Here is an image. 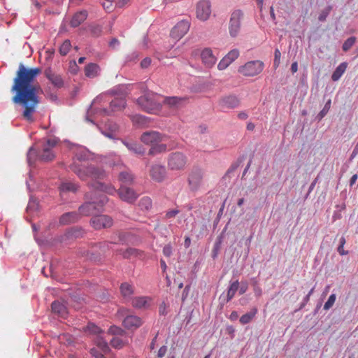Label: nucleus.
I'll return each mask as SVG.
<instances>
[{"instance_id": "f257e3e1", "label": "nucleus", "mask_w": 358, "mask_h": 358, "mask_svg": "<svg viewBox=\"0 0 358 358\" xmlns=\"http://www.w3.org/2000/svg\"><path fill=\"white\" fill-rule=\"evenodd\" d=\"M41 73L40 68H28L20 63L11 87V91L15 92L12 98L13 102L24 108L22 117L29 122L33 121V113L40 103L38 94L42 90L36 83V78Z\"/></svg>"}, {"instance_id": "f03ea898", "label": "nucleus", "mask_w": 358, "mask_h": 358, "mask_svg": "<svg viewBox=\"0 0 358 358\" xmlns=\"http://www.w3.org/2000/svg\"><path fill=\"white\" fill-rule=\"evenodd\" d=\"M91 185L92 190L85 194V202L78 208L80 217L89 216L100 211L108 200L104 193L107 189L106 184L94 182Z\"/></svg>"}, {"instance_id": "7ed1b4c3", "label": "nucleus", "mask_w": 358, "mask_h": 358, "mask_svg": "<svg viewBox=\"0 0 358 358\" xmlns=\"http://www.w3.org/2000/svg\"><path fill=\"white\" fill-rule=\"evenodd\" d=\"M77 176L82 180H87L88 178L99 182V180H103L106 177V172L101 168L97 167L92 164H87L83 168L80 169V167L76 164H71L69 166ZM90 186L92 187L91 184Z\"/></svg>"}, {"instance_id": "20e7f679", "label": "nucleus", "mask_w": 358, "mask_h": 358, "mask_svg": "<svg viewBox=\"0 0 358 358\" xmlns=\"http://www.w3.org/2000/svg\"><path fill=\"white\" fill-rule=\"evenodd\" d=\"M157 94L152 92H148L140 96L136 102L137 104L145 111L154 113L162 108V104L157 99Z\"/></svg>"}, {"instance_id": "39448f33", "label": "nucleus", "mask_w": 358, "mask_h": 358, "mask_svg": "<svg viewBox=\"0 0 358 358\" xmlns=\"http://www.w3.org/2000/svg\"><path fill=\"white\" fill-rule=\"evenodd\" d=\"M187 162V156L181 152H171L167 158L168 167L172 171L183 170Z\"/></svg>"}, {"instance_id": "423d86ee", "label": "nucleus", "mask_w": 358, "mask_h": 358, "mask_svg": "<svg viewBox=\"0 0 358 358\" xmlns=\"http://www.w3.org/2000/svg\"><path fill=\"white\" fill-rule=\"evenodd\" d=\"M264 69V63L259 60L250 61L238 68V72L245 76H255Z\"/></svg>"}, {"instance_id": "0eeeda50", "label": "nucleus", "mask_w": 358, "mask_h": 358, "mask_svg": "<svg viewBox=\"0 0 358 358\" xmlns=\"http://www.w3.org/2000/svg\"><path fill=\"white\" fill-rule=\"evenodd\" d=\"M116 235L117 241H112L110 242V243L138 245L141 242L140 238L130 231H118L116 232Z\"/></svg>"}, {"instance_id": "6e6552de", "label": "nucleus", "mask_w": 358, "mask_h": 358, "mask_svg": "<svg viewBox=\"0 0 358 358\" xmlns=\"http://www.w3.org/2000/svg\"><path fill=\"white\" fill-rule=\"evenodd\" d=\"M203 170L199 166H193L188 176V184L191 191L199 189L202 183Z\"/></svg>"}, {"instance_id": "1a4fd4ad", "label": "nucleus", "mask_w": 358, "mask_h": 358, "mask_svg": "<svg viewBox=\"0 0 358 358\" xmlns=\"http://www.w3.org/2000/svg\"><path fill=\"white\" fill-rule=\"evenodd\" d=\"M73 162L71 164H76L80 167V169L83 168L91 159V152L80 145H77L76 150L73 152Z\"/></svg>"}, {"instance_id": "9d476101", "label": "nucleus", "mask_w": 358, "mask_h": 358, "mask_svg": "<svg viewBox=\"0 0 358 358\" xmlns=\"http://www.w3.org/2000/svg\"><path fill=\"white\" fill-rule=\"evenodd\" d=\"M90 224L95 230H100L111 227L113 224V220L106 215H98L91 218Z\"/></svg>"}, {"instance_id": "9b49d317", "label": "nucleus", "mask_w": 358, "mask_h": 358, "mask_svg": "<svg viewBox=\"0 0 358 358\" xmlns=\"http://www.w3.org/2000/svg\"><path fill=\"white\" fill-rule=\"evenodd\" d=\"M243 13L241 10H234L231 15L229 21V34L231 37H236L241 28V20Z\"/></svg>"}, {"instance_id": "f8f14e48", "label": "nucleus", "mask_w": 358, "mask_h": 358, "mask_svg": "<svg viewBox=\"0 0 358 358\" xmlns=\"http://www.w3.org/2000/svg\"><path fill=\"white\" fill-rule=\"evenodd\" d=\"M190 22L187 20H182L178 22L171 29L170 36L176 40L180 39L189 31Z\"/></svg>"}, {"instance_id": "ddd939ff", "label": "nucleus", "mask_w": 358, "mask_h": 358, "mask_svg": "<svg viewBox=\"0 0 358 358\" xmlns=\"http://www.w3.org/2000/svg\"><path fill=\"white\" fill-rule=\"evenodd\" d=\"M117 194L120 198L129 203H133L138 197V194L136 193L132 188L127 186L126 185H121Z\"/></svg>"}, {"instance_id": "4468645a", "label": "nucleus", "mask_w": 358, "mask_h": 358, "mask_svg": "<svg viewBox=\"0 0 358 358\" xmlns=\"http://www.w3.org/2000/svg\"><path fill=\"white\" fill-rule=\"evenodd\" d=\"M150 176L157 182H163L166 176V167L161 164H152L150 169Z\"/></svg>"}, {"instance_id": "2eb2a0df", "label": "nucleus", "mask_w": 358, "mask_h": 358, "mask_svg": "<svg viewBox=\"0 0 358 358\" xmlns=\"http://www.w3.org/2000/svg\"><path fill=\"white\" fill-rule=\"evenodd\" d=\"M164 135L156 131H148L143 132L141 136V141L147 145H153L163 141Z\"/></svg>"}, {"instance_id": "dca6fc26", "label": "nucleus", "mask_w": 358, "mask_h": 358, "mask_svg": "<svg viewBox=\"0 0 358 358\" xmlns=\"http://www.w3.org/2000/svg\"><path fill=\"white\" fill-rule=\"evenodd\" d=\"M210 2L209 0L199 1L196 6V17L201 20H206L211 13Z\"/></svg>"}, {"instance_id": "f3484780", "label": "nucleus", "mask_w": 358, "mask_h": 358, "mask_svg": "<svg viewBox=\"0 0 358 358\" xmlns=\"http://www.w3.org/2000/svg\"><path fill=\"white\" fill-rule=\"evenodd\" d=\"M85 234V231L81 227L74 226L66 230V232L62 236V241H73L83 237Z\"/></svg>"}, {"instance_id": "a211bd4d", "label": "nucleus", "mask_w": 358, "mask_h": 358, "mask_svg": "<svg viewBox=\"0 0 358 358\" xmlns=\"http://www.w3.org/2000/svg\"><path fill=\"white\" fill-rule=\"evenodd\" d=\"M121 141L130 152L136 155L143 156L145 153V148L137 141L123 139Z\"/></svg>"}, {"instance_id": "6ab92c4d", "label": "nucleus", "mask_w": 358, "mask_h": 358, "mask_svg": "<svg viewBox=\"0 0 358 358\" xmlns=\"http://www.w3.org/2000/svg\"><path fill=\"white\" fill-rule=\"evenodd\" d=\"M143 324L142 320L141 317L136 315H127L124 317L122 324L123 326L129 330H136L138 327H140Z\"/></svg>"}, {"instance_id": "aec40b11", "label": "nucleus", "mask_w": 358, "mask_h": 358, "mask_svg": "<svg viewBox=\"0 0 358 358\" xmlns=\"http://www.w3.org/2000/svg\"><path fill=\"white\" fill-rule=\"evenodd\" d=\"M239 287V282L238 280L231 282L230 281V285L227 290V294L225 298H224L223 294L220 296V305L222 307L226 303L230 301L233 297L234 296L236 292L238 291Z\"/></svg>"}, {"instance_id": "412c9836", "label": "nucleus", "mask_w": 358, "mask_h": 358, "mask_svg": "<svg viewBox=\"0 0 358 358\" xmlns=\"http://www.w3.org/2000/svg\"><path fill=\"white\" fill-rule=\"evenodd\" d=\"M220 105L223 108H234L239 105V99L235 95L226 96L220 99Z\"/></svg>"}, {"instance_id": "4be33fe9", "label": "nucleus", "mask_w": 358, "mask_h": 358, "mask_svg": "<svg viewBox=\"0 0 358 358\" xmlns=\"http://www.w3.org/2000/svg\"><path fill=\"white\" fill-rule=\"evenodd\" d=\"M59 141V138L53 136L52 138H48L46 136V162L52 161L55 157V153L49 148L55 147Z\"/></svg>"}, {"instance_id": "5701e85b", "label": "nucleus", "mask_w": 358, "mask_h": 358, "mask_svg": "<svg viewBox=\"0 0 358 358\" xmlns=\"http://www.w3.org/2000/svg\"><path fill=\"white\" fill-rule=\"evenodd\" d=\"M78 211H72L64 213L59 218V223L62 225L69 224L80 220Z\"/></svg>"}, {"instance_id": "b1692460", "label": "nucleus", "mask_w": 358, "mask_h": 358, "mask_svg": "<svg viewBox=\"0 0 358 358\" xmlns=\"http://www.w3.org/2000/svg\"><path fill=\"white\" fill-rule=\"evenodd\" d=\"M46 79H48L55 88L59 89L64 86V81L61 76L52 73L50 69H46Z\"/></svg>"}, {"instance_id": "393cba45", "label": "nucleus", "mask_w": 358, "mask_h": 358, "mask_svg": "<svg viewBox=\"0 0 358 358\" xmlns=\"http://www.w3.org/2000/svg\"><path fill=\"white\" fill-rule=\"evenodd\" d=\"M51 312L59 317H64L67 314L66 306L58 300L54 301L51 304Z\"/></svg>"}, {"instance_id": "a878e982", "label": "nucleus", "mask_w": 358, "mask_h": 358, "mask_svg": "<svg viewBox=\"0 0 358 358\" xmlns=\"http://www.w3.org/2000/svg\"><path fill=\"white\" fill-rule=\"evenodd\" d=\"M201 57L203 62L208 67L212 66L216 62V58L210 48H205L201 52Z\"/></svg>"}, {"instance_id": "bb28decb", "label": "nucleus", "mask_w": 358, "mask_h": 358, "mask_svg": "<svg viewBox=\"0 0 358 358\" xmlns=\"http://www.w3.org/2000/svg\"><path fill=\"white\" fill-rule=\"evenodd\" d=\"M87 17V12L85 10L76 13L70 22V25L72 27H77L83 23Z\"/></svg>"}, {"instance_id": "cd10ccee", "label": "nucleus", "mask_w": 358, "mask_h": 358, "mask_svg": "<svg viewBox=\"0 0 358 358\" xmlns=\"http://www.w3.org/2000/svg\"><path fill=\"white\" fill-rule=\"evenodd\" d=\"M39 148L40 146L36 144L29 149L27 153V161L30 165L34 164L36 160H43L42 157L39 156L38 153Z\"/></svg>"}, {"instance_id": "c85d7f7f", "label": "nucleus", "mask_w": 358, "mask_h": 358, "mask_svg": "<svg viewBox=\"0 0 358 358\" xmlns=\"http://www.w3.org/2000/svg\"><path fill=\"white\" fill-rule=\"evenodd\" d=\"M143 255V252L134 248H128L122 252V255L124 259H129L131 257L141 258Z\"/></svg>"}, {"instance_id": "c756f323", "label": "nucleus", "mask_w": 358, "mask_h": 358, "mask_svg": "<svg viewBox=\"0 0 358 358\" xmlns=\"http://www.w3.org/2000/svg\"><path fill=\"white\" fill-rule=\"evenodd\" d=\"M347 66H348L347 62L341 63L334 71V72L331 75V80L333 81H338L341 78V76L345 73V71H346Z\"/></svg>"}, {"instance_id": "7c9ffc66", "label": "nucleus", "mask_w": 358, "mask_h": 358, "mask_svg": "<svg viewBox=\"0 0 358 358\" xmlns=\"http://www.w3.org/2000/svg\"><path fill=\"white\" fill-rule=\"evenodd\" d=\"M99 69L97 64L90 63L85 68V76L88 78H94L97 76Z\"/></svg>"}, {"instance_id": "2f4dec72", "label": "nucleus", "mask_w": 358, "mask_h": 358, "mask_svg": "<svg viewBox=\"0 0 358 358\" xmlns=\"http://www.w3.org/2000/svg\"><path fill=\"white\" fill-rule=\"evenodd\" d=\"M167 150V145L166 144H159L157 143L153 144L148 151V155L155 156L158 154L165 152Z\"/></svg>"}, {"instance_id": "473e14b6", "label": "nucleus", "mask_w": 358, "mask_h": 358, "mask_svg": "<svg viewBox=\"0 0 358 358\" xmlns=\"http://www.w3.org/2000/svg\"><path fill=\"white\" fill-rule=\"evenodd\" d=\"M134 179V177L131 172L122 171L119 174V180L122 182L121 185H126L128 186L133 183Z\"/></svg>"}, {"instance_id": "72a5a7b5", "label": "nucleus", "mask_w": 358, "mask_h": 358, "mask_svg": "<svg viewBox=\"0 0 358 358\" xmlns=\"http://www.w3.org/2000/svg\"><path fill=\"white\" fill-rule=\"evenodd\" d=\"M120 292L122 296L125 299L130 298L134 294V290L131 285L128 282H122L120 287Z\"/></svg>"}, {"instance_id": "f704fd0d", "label": "nucleus", "mask_w": 358, "mask_h": 358, "mask_svg": "<svg viewBox=\"0 0 358 358\" xmlns=\"http://www.w3.org/2000/svg\"><path fill=\"white\" fill-rule=\"evenodd\" d=\"M59 188L62 192H71L75 193L78 191L79 185L71 181H65L62 182Z\"/></svg>"}, {"instance_id": "c9c22d12", "label": "nucleus", "mask_w": 358, "mask_h": 358, "mask_svg": "<svg viewBox=\"0 0 358 358\" xmlns=\"http://www.w3.org/2000/svg\"><path fill=\"white\" fill-rule=\"evenodd\" d=\"M126 106V101L124 98L115 99L110 101V107L113 111L121 110Z\"/></svg>"}, {"instance_id": "e433bc0d", "label": "nucleus", "mask_w": 358, "mask_h": 358, "mask_svg": "<svg viewBox=\"0 0 358 358\" xmlns=\"http://www.w3.org/2000/svg\"><path fill=\"white\" fill-rule=\"evenodd\" d=\"M257 313V308H253L252 309H251V310L250 312H248L245 314L243 315L240 317V320H239L241 324H247L250 323L252 320V319L255 317Z\"/></svg>"}, {"instance_id": "4c0bfd02", "label": "nucleus", "mask_w": 358, "mask_h": 358, "mask_svg": "<svg viewBox=\"0 0 358 358\" xmlns=\"http://www.w3.org/2000/svg\"><path fill=\"white\" fill-rule=\"evenodd\" d=\"M184 100L182 97L169 96L164 99V103L170 107H178Z\"/></svg>"}, {"instance_id": "58836bf2", "label": "nucleus", "mask_w": 358, "mask_h": 358, "mask_svg": "<svg viewBox=\"0 0 358 358\" xmlns=\"http://www.w3.org/2000/svg\"><path fill=\"white\" fill-rule=\"evenodd\" d=\"M112 95L125 96L127 94V87L124 85H117L110 90Z\"/></svg>"}, {"instance_id": "ea45409f", "label": "nucleus", "mask_w": 358, "mask_h": 358, "mask_svg": "<svg viewBox=\"0 0 358 358\" xmlns=\"http://www.w3.org/2000/svg\"><path fill=\"white\" fill-rule=\"evenodd\" d=\"M96 346L102 351V352L107 354L110 352V348L108 343L101 336H98L96 339Z\"/></svg>"}, {"instance_id": "a19ab883", "label": "nucleus", "mask_w": 358, "mask_h": 358, "mask_svg": "<svg viewBox=\"0 0 358 358\" xmlns=\"http://www.w3.org/2000/svg\"><path fill=\"white\" fill-rule=\"evenodd\" d=\"M147 303V298L144 296L135 297L132 300V306L136 308H144Z\"/></svg>"}, {"instance_id": "79ce46f5", "label": "nucleus", "mask_w": 358, "mask_h": 358, "mask_svg": "<svg viewBox=\"0 0 358 358\" xmlns=\"http://www.w3.org/2000/svg\"><path fill=\"white\" fill-rule=\"evenodd\" d=\"M330 106H331V100L329 99L326 102L324 108L317 115L315 120H317L318 122L321 121L324 117V116L327 114V113L329 112V110L330 109Z\"/></svg>"}, {"instance_id": "37998d69", "label": "nucleus", "mask_w": 358, "mask_h": 358, "mask_svg": "<svg viewBox=\"0 0 358 358\" xmlns=\"http://www.w3.org/2000/svg\"><path fill=\"white\" fill-rule=\"evenodd\" d=\"M357 38L355 36H350L344 41L342 45V50L344 52H348L356 43Z\"/></svg>"}, {"instance_id": "c03bdc74", "label": "nucleus", "mask_w": 358, "mask_h": 358, "mask_svg": "<svg viewBox=\"0 0 358 358\" xmlns=\"http://www.w3.org/2000/svg\"><path fill=\"white\" fill-rule=\"evenodd\" d=\"M86 257L91 261L99 263L102 260V257L100 252L96 251L87 252Z\"/></svg>"}, {"instance_id": "a18cd8bd", "label": "nucleus", "mask_w": 358, "mask_h": 358, "mask_svg": "<svg viewBox=\"0 0 358 358\" xmlns=\"http://www.w3.org/2000/svg\"><path fill=\"white\" fill-rule=\"evenodd\" d=\"M250 284L253 287V290L256 296L259 297L262 294V288L259 286V280L257 278H252L250 279Z\"/></svg>"}, {"instance_id": "49530a36", "label": "nucleus", "mask_w": 358, "mask_h": 358, "mask_svg": "<svg viewBox=\"0 0 358 358\" xmlns=\"http://www.w3.org/2000/svg\"><path fill=\"white\" fill-rule=\"evenodd\" d=\"M71 48V42L69 39L65 40L59 47V53L64 56L68 54Z\"/></svg>"}, {"instance_id": "de8ad7c7", "label": "nucleus", "mask_w": 358, "mask_h": 358, "mask_svg": "<svg viewBox=\"0 0 358 358\" xmlns=\"http://www.w3.org/2000/svg\"><path fill=\"white\" fill-rule=\"evenodd\" d=\"M111 346L115 349H121L127 342L124 341L120 338L114 337L110 341Z\"/></svg>"}, {"instance_id": "09e8293b", "label": "nucleus", "mask_w": 358, "mask_h": 358, "mask_svg": "<svg viewBox=\"0 0 358 358\" xmlns=\"http://www.w3.org/2000/svg\"><path fill=\"white\" fill-rule=\"evenodd\" d=\"M108 333L111 335L114 336H123L126 335V331L122 329V328L117 327V326H111L110 329H108Z\"/></svg>"}, {"instance_id": "8fccbe9b", "label": "nucleus", "mask_w": 358, "mask_h": 358, "mask_svg": "<svg viewBox=\"0 0 358 358\" xmlns=\"http://www.w3.org/2000/svg\"><path fill=\"white\" fill-rule=\"evenodd\" d=\"M332 10L331 6H327L326 8H324L320 13V14L318 16V20L320 22H324L329 15L331 10Z\"/></svg>"}, {"instance_id": "3c124183", "label": "nucleus", "mask_w": 358, "mask_h": 358, "mask_svg": "<svg viewBox=\"0 0 358 358\" xmlns=\"http://www.w3.org/2000/svg\"><path fill=\"white\" fill-rule=\"evenodd\" d=\"M86 329L91 334H100L102 333V330L94 323H88L86 327Z\"/></svg>"}, {"instance_id": "603ef678", "label": "nucleus", "mask_w": 358, "mask_h": 358, "mask_svg": "<svg viewBox=\"0 0 358 358\" xmlns=\"http://www.w3.org/2000/svg\"><path fill=\"white\" fill-rule=\"evenodd\" d=\"M231 61L229 59V57L226 55L221 59L217 65V68L219 70H224L227 68L230 64H231Z\"/></svg>"}, {"instance_id": "864d4df0", "label": "nucleus", "mask_w": 358, "mask_h": 358, "mask_svg": "<svg viewBox=\"0 0 358 358\" xmlns=\"http://www.w3.org/2000/svg\"><path fill=\"white\" fill-rule=\"evenodd\" d=\"M139 57V54L137 52H133L128 55L125 59V64H129L130 63H135Z\"/></svg>"}, {"instance_id": "5fc2aeb1", "label": "nucleus", "mask_w": 358, "mask_h": 358, "mask_svg": "<svg viewBox=\"0 0 358 358\" xmlns=\"http://www.w3.org/2000/svg\"><path fill=\"white\" fill-rule=\"evenodd\" d=\"M336 299V294H331L329 296L328 300L324 303V309L326 310L330 309L333 306L334 303H335Z\"/></svg>"}, {"instance_id": "6e6d98bb", "label": "nucleus", "mask_w": 358, "mask_h": 358, "mask_svg": "<svg viewBox=\"0 0 358 358\" xmlns=\"http://www.w3.org/2000/svg\"><path fill=\"white\" fill-rule=\"evenodd\" d=\"M221 245L222 243L215 241L211 254L212 258L213 259H215L217 257L220 250L221 249Z\"/></svg>"}, {"instance_id": "4d7b16f0", "label": "nucleus", "mask_w": 358, "mask_h": 358, "mask_svg": "<svg viewBox=\"0 0 358 358\" xmlns=\"http://www.w3.org/2000/svg\"><path fill=\"white\" fill-rule=\"evenodd\" d=\"M139 205L142 208H145L146 210H148L152 207V202L150 198L143 197V199H141Z\"/></svg>"}, {"instance_id": "13d9d810", "label": "nucleus", "mask_w": 358, "mask_h": 358, "mask_svg": "<svg viewBox=\"0 0 358 358\" xmlns=\"http://www.w3.org/2000/svg\"><path fill=\"white\" fill-rule=\"evenodd\" d=\"M90 32L93 36L97 37L101 34L102 28L100 25H93L90 27Z\"/></svg>"}, {"instance_id": "bf43d9fd", "label": "nucleus", "mask_w": 358, "mask_h": 358, "mask_svg": "<svg viewBox=\"0 0 358 358\" xmlns=\"http://www.w3.org/2000/svg\"><path fill=\"white\" fill-rule=\"evenodd\" d=\"M281 53L280 50L276 48L274 52V61H273V66L275 69H277L280 64Z\"/></svg>"}, {"instance_id": "052dcab7", "label": "nucleus", "mask_w": 358, "mask_h": 358, "mask_svg": "<svg viewBox=\"0 0 358 358\" xmlns=\"http://www.w3.org/2000/svg\"><path fill=\"white\" fill-rule=\"evenodd\" d=\"M78 69H79V67L77 65L75 60H72L69 62V71L71 74H73V75L76 74L78 71Z\"/></svg>"}, {"instance_id": "680f3d73", "label": "nucleus", "mask_w": 358, "mask_h": 358, "mask_svg": "<svg viewBox=\"0 0 358 358\" xmlns=\"http://www.w3.org/2000/svg\"><path fill=\"white\" fill-rule=\"evenodd\" d=\"M163 254L166 257H170L173 254V247L171 243L165 245L163 248Z\"/></svg>"}, {"instance_id": "e2e57ef3", "label": "nucleus", "mask_w": 358, "mask_h": 358, "mask_svg": "<svg viewBox=\"0 0 358 358\" xmlns=\"http://www.w3.org/2000/svg\"><path fill=\"white\" fill-rule=\"evenodd\" d=\"M226 56L229 57V59L233 62L239 56V52L237 49H234L228 52Z\"/></svg>"}, {"instance_id": "0e129e2a", "label": "nucleus", "mask_w": 358, "mask_h": 358, "mask_svg": "<svg viewBox=\"0 0 358 358\" xmlns=\"http://www.w3.org/2000/svg\"><path fill=\"white\" fill-rule=\"evenodd\" d=\"M240 164L239 162H235L231 165V166L229 168L227 171L226 172L224 178L225 177H230V174L232 173L234 171H235L237 168L239 166Z\"/></svg>"}, {"instance_id": "69168bd1", "label": "nucleus", "mask_w": 358, "mask_h": 358, "mask_svg": "<svg viewBox=\"0 0 358 358\" xmlns=\"http://www.w3.org/2000/svg\"><path fill=\"white\" fill-rule=\"evenodd\" d=\"M248 289V283L246 281H241V287H238V292L239 294H245Z\"/></svg>"}, {"instance_id": "338daca9", "label": "nucleus", "mask_w": 358, "mask_h": 358, "mask_svg": "<svg viewBox=\"0 0 358 358\" xmlns=\"http://www.w3.org/2000/svg\"><path fill=\"white\" fill-rule=\"evenodd\" d=\"M191 289V284L186 285L182 293V301L184 302L187 298Z\"/></svg>"}, {"instance_id": "774afa93", "label": "nucleus", "mask_w": 358, "mask_h": 358, "mask_svg": "<svg viewBox=\"0 0 358 358\" xmlns=\"http://www.w3.org/2000/svg\"><path fill=\"white\" fill-rule=\"evenodd\" d=\"M90 354L95 358H106L101 352L94 348L90 350Z\"/></svg>"}]
</instances>
